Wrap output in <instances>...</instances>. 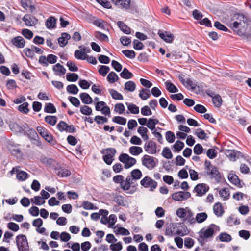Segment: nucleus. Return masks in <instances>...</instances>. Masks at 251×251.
Listing matches in <instances>:
<instances>
[{
    "mask_svg": "<svg viewBox=\"0 0 251 251\" xmlns=\"http://www.w3.org/2000/svg\"><path fill=\"white\" fill-rule=\"evenodd\" d=\"M205 176H209L211 179H214L217 182H219L221 179V174L217 168L212 165L211 162L205 160L204 161Z\"/></svg>",
    "mask_w": 251,
    "mask_h": 251,
    "instance_id": "obj_1",
    "label": "nucleus"
},
{
    "mask_svg": "<svg viewBox=\"0 0 251 251\" xmlns=\"http://www.w3.org/2000/svg\"><path fill=\"white\" fill-rule=\"evenodd\" d=\"M16 245L19 251H29V247L26 237L23 234H20L16 237Z\"/></svg>",
    "mask_w": 251,
    "mask_h": 251,
    "instance_id": "obj_2",
    "label": "nucleus"
},
{
    "mask_svg": "<svg viewBox=\"0 0 251 251\" xmlns=\"http://www.w3.org/2000/svg\"><path fill=\"white\" fill-rule=\"evenodd\" d=\"M119 160L124 164L125 169H128L136 163L135 158L130 157L126 153H121L119 156Z\"/></svg>",
    "mask_w": 251,
    "mask_h": 251,
    "instance_id": "obj_3",
    "label": "nucleus"
},
{
    "mask_svg": "<svg viewBox=\"0 0 251 251\" xmlns=\"http://www.w3.org/2000/svg\"><path fill=\"white\" fill-rule=\"evenodd\" d=\"M36 130L39 134L48 143L50 144L54 145L56 141L53 136L50 132L43 126H37Z\"/></svg>",
    "mask_w": 251,
    "mask_h": 251,
    "instance_id": "obj_4",
    "label": "nucleus"
},
{
    "mask_svg": "<svg viewBox=\"0 0 251 251\" xmlns=\"http://www.w3.org/2000/svg\"><path fill=\"white\" fill-rule=\"evenodd\" d=\"M142 163L148 169L152 170L158 164V160L152 156L145 155L142 158Z\"/></svg>",
    "mask_w": 251,
    "mask_h": 251,
    "instance_id": "obj_5",
    "label": "nucleus"
},
{
    "mask_svg": "<svg viewBox=\"0 0 251 251\" xmlns=\"http://www.w3.org/2000/svg\"><path fill=\"white\" fill-rule=\"evenodd\" d=\"M129 176H127L125 180H124V176L119 175L114 176L113 180L116 183H120L121 188L124 190H128L130 189Z\"/></svg>",
    "mask_w": 251,
    "mask_h": 251,
    "instance_id": "obj_6",
    "label": "nucleus"
},
{
    "mask_svg": "<svg viewBox=\"0 0 251 251\" xmlns=\"http://www.w3.org/2000/svg\"><path fill=\"white\" fill-rule=\"evenodd\" d=\"M215 229H218V230H219V227L218 226L214 224H210L208 228L204 231L203 232V229H201L199 232L200 237L201 239H205V238L212 237L214 234V231Z\"/></svg>",
    "mask_w": 251,
    "mask_h": 251,
    "instance_id": "obj_7",
    "label": "nucleus"
},
{
    "mask_svg": "<svg viewBox=\"0 0 251 251\" xmlns=\"http://www.w3.org/2000/svg\"><path fill=\"white\" fill-rule=\"evenodd\" d=\"M141 185L145 188H150V191H153L157 186V183L151 177L145 176L140 181Z\"/></svg>",
    "mask_w": 251,
    "mask_h": 251,
    "instance_id": "obj_8",
    "label": "nucleus"
},
{
    "mask_svg": "<svg viewBox=\"0 0 251 251\" xmlns=\"http://www.w3.org/2000/svg\"><path fill=\"white\" fill-rule=\"evenodd\" d=\"M107 151L106 154L103 156L102 158L106 164L107 165H111L114 160L113 157L116 153V150L113 148H109L103 150Z\"/></svg>",
    "mask_w": 251,
    "mask_h": 251,
    "instance_id": "obj_9",
    "label": "nucleus"
},
{
    "mask_svg": "<svg viewBox=\"0 0 251 251\" xmlns=\"http://www.w3.org/2000/svg\"><path fill=\"white\" fill-rule=\"evenodd\" d=\"M25 135H26L31 141H34L33 143L36 144L37 146H41V142L39 140V136L36 130L33 128H29L27 132H25Z\"/></svg>",
    "mask_w": 251,
    "mask_h": 251,
    "instance_id": "obj_10",
    "label": "nucleus"
},
{
    "mask_svg": "<svg viewBox=\"0 0 251 251\" xmlns=\"http://www.w3.org/2000/svg\"><path fill=\"white\" fill-rule=\"evenodd\" d=\"M191 197V193L187 191H178L172 195V198L176 201H184Z\"/></svg>",
    "mask_w": 251,
    "mask_h": 251,
    "instance_id": "obj_11",
    "label": "nucleus"
},
{
    "mask_svg": "<svg viewBox=\"0 0 251 251\" xmlns=\"http://www.w3.org/2000/svg\"><path fill=\"white\" fill-rule=\"evenodd\" d=\"M209 189V187L205 183L197 184L194 188V191L197 193V196H202Z\"/></svg>",
    "mask_w": 251,
    "mask_h": 251,
    "instance_id": "obj_12",
    "label": "nucleus"
},
{
    "mask_svg": "<svg viewBox=\"0 0 251 251\" xmlns=\"http://www.w3.org/2000/svg\"><path fill=\"white\" fill-rule=\"evenodd\" d=\"M130 174V176H129L130 178V180L129 181V182L130 183V187L131 185L134 183V181L140 179L142 175L141 171L138 169L133 170L131 172Z\"/></svg>",
    "mask_w": 251,
    "mask_h": 251,
    "instance_id": "obj_13",
    "label": "nucleus"
},
{
    "mask_svg": "<svg viewBox=\"0 0 251 251\" xmlns=\"http://www.w3.org/2000/svg\"><path fill=\"white\" fill-rule=\"evenodd\" d=\"M112 2L121 9H128L130 8L131 0H111Z\"/></svg>",
    "mask_w": 251,
    "mask_h": 251,
    "instance_id": "obj_14",
    "label": "nucleus"
},
{
    "mask_svg": "<svg viewBox=\"0 0 251 251\" xmlns=\"http://www.w3.org/2000/svg\"><path fill=\"white\" fill-rule=\"evenodd\" d=\"M22 20L27 26L35 25L38 21V20L34 16L30 14H25L22 18Z\"/></svg>",
    "mask_w": 251,
    "mask_h": 251,
    "instance_id": "obj_15",
    "label": "nucleus"
},
{
    "mask_svg": "<svg viewBox=\"0 0 251 251\" xmlns=\"http://www.w3.org/2000/svg\"><path fill=\"white\" fill-rule=\"evenodd\" d=\"M156 144L152 140H150L144 145L145 150L150 154H155L156 152Z\"/></svg>",
    "mask_w": 251,
    "mask_h": 251,
    "instance_id": "obj_16",
    "label": "nucleus"
},
{
    "mask_svg": "<svg viewBox=\"0 0 251 251\" xmlns=\"http://www.w3.org/2000/svg\"><path fill=\"white\" fill-rule=\"evenodd\" d=\"M226 155L231 161H235L237 158L243 156V154L241 152L234 150H227L226 152Z\"/></svg>",
    "mask_w": 251,
    "mask_h": 251,
    "instance_id": "obj_17",
    "label": "nucleus"
},
{
    "mask_svg": "<svg viewBox=\"0 0 251 251\" xmlns=\"http://www.w3.org/2000/svg\"><path fill=\"white\" fill-rule=\"evenodd\" d=\"M158 34L162 39L167 43H172L174 39L173 34L167 31L164 32L159 30Z\"/></svg>",
    "mask_w": 251,
    "mask_h": 251,
    "instance_id": "obj_18",
    "label": "nucleus"
},
{
    "mask_svg": "<svg viewBox=\"0 0 251 251\" xmlns=\"http://www.w3.org/2000/svg\"><path fill=\"white\" fill-rule=\"evenodd\" d=\"M11 43L17 48H23L25 46V41L21 36H17L13 38L11 41Z\"/></svg>",
    "mask_w": 251,
    "mask_h": 251,
    "instance_id": "obj_19",
    "label": "nucleus"
},
{
    "mask_svg": "<svg viewBox=\"0 0 251 251\" xmlns=\"http://www.w3.org/2000/svg\"><path fill=\"white\" fill-rule=\"evenodd\" d=\"M56 75L62 76L66 73V69L59 63H57L53 66L52 68Z\"/></svg>",
    "mask_w": 251,
    "mask_h": 251,
    "instance_id": "obj_20",
    "label": "nucleus"
},
{
    "mask_svg": "<svg viewBox=\"0 0 251 251\" xmlns=\"http://www.w3.org/2000/svg\"><path fill=\"white\" fill-rule=\"evenodd\" d=\"M71 36L67 33L64 32L61 34V37L58 38V42L61 47H64L68 43V40L70 39Z\"/></svg>",
    "mask_w": 251,
    "mask_h": 251,
    "instance_id": "obj_21",
    "label": "nucleus"
},
{
    "mask_svg": "<svg viewBox=\"0 0 251 251\" xmlns=\"http://www.w3.org/2000/svg\"><path fill=\"white\" fill-rule=\"evenodd\" d=\"M55 173L61 177H67L71 174V172L68 169L63 167L55 168Z\"/></svg>",
    "mask_w": 251,
    "mask_h": 251,
    "instance_id": "obj_22",
    "label": "nucleus"
},
{
    "mask_svg": "<svg viewBox=\"0 0 251 251\" xmlns=\"http://www.w3.org/2000/svg\"><path fill=\"white\" fill-rule=\"evenodd\" d=\"M194 213L189 208L186 214V217L184 219H183V221H187L190 224H195L196 223V220H195V218H194Z\"/></svg>",
    "mask_w": 251,
    "mask_h": 251,
    "instance_id": "obj_23",
    "label": "nucleus"
},
{
    "mask_svg": "<svg viewBox=\"0 0 251 251\" xmlns=\"http://www.w3.org/2000/svg\"><path fill=\"white\" fill-rule=\"evenodd\" d=\"M82 102L85 104H90L93 102L92 98L87 93H82L79 95Z\"/></svg>",
    "mask_w": 251,
    "mask_h": 251,
    "instance_id": "obj_24",
    "label": "nucleus"
},
{
    "mask_svg": "<svg viewBox=\"0 0 251 251\" xmlns=\"http://www.w3.org/2000/svg\"><path fill=\"white\" fill-rule=\"evenodd\" d=\"M213 212L218 217H221L224 213L223 207L220 203H216L213 206Z\"/></svg>",
    "mask_w": 251,
    "mask_h": 251,
    "instance_id": "obj_25",
    "label": "nucleus"
},
{
    "mask_svg": "<svg viewBox=\"0 0 251 251\" xmlns=\"http://www.w3.org/2000/svg\"><path fill=\"white\" fill-rule=\"evenodd\" d=\"M10 129L15 132H19L20 133H24L25 134V131L23 127L16 123H13L9 125Z\"/></svg>",
    "mask_w": 251,
    "mask_h": 251,
    "instance_id": "obj_26",
    "label": "nucleus"
},
{
    "mask_svg": "<svg viewBox=\"0 0 251 251\" xmlns=\"http://www.w3.org/2000/svg\"><path fill=\"white\" fill-rule=\"evenodd\" d=\"M117 25L120 30L126 34H129L131 32V29L126 25L123 21H118L117 22Z\"/></svg>",
    "mask_w": 251,
    "mask_h": 251,
    "instance_id": "obj_27",
    "label": "nucleus"
},
{
    "mask_svg": "<svg viewBox=\"0 0 251 251\" xmlns=\"http://www.w3.org/2000/svg\"><path fill=\"white\" fill-rule=\"evenodd\" d=\"M74 56L77 59L82 60H85L88 57L85 52L78 50H75Z\"/></svg>",
    "mask_w": 251,
    "mask_h": 251,
    "instance_id": "obj_28",
    "label": "nucleus"
},
{
    "mask_svg": "<svg viewBox=\"0 0 251 251\" xmlns=\"http://www.w3.org/2000/svg\"><path fill=\"white\" fill-rule=\"evenodd\" d=\"M207 217V214L205 212L199 213L197 214L195 220H196V222L198 223H201L206 220Z\"/></svg>",
    "mask_w": 251,
    "mask_h": 251,
    "instance_id": "obj_29",
    "label": "nucleus"
},
{
    "mask_svg": "<svg viewBox=\"0 0 251 251\" xmlns=\"http://www.w3.org/2000/svg\"><path fill=\"white\" fill-rule=\"evenodd\" d=\"M129 151L131 155L136 156L142 153L143 150L140 147L131 146L129 149Z\"/></svg>",
    "mask_w": 251,
    "mask_h": 251,
    "instance_id": "obj_30",
    "label": "nucleus"
},
{
    "mask_svg": "<svg viewBox=\"0 0 251 251\" xmlns=\"http://www.w3.org/2000/svg\"><path fill=\"white\" fill-rule=\"evenodd\" d=\"M109 92L112 98L114 100H123V96L118 91L114 89H109Z\"/></svg>",
    "mask_w": 251,
    "mask_h": 251,
    "instance_id": "obj_31",
    "label": "nucleus"
},
{
    "mask_svg": "<svg viewBox=\"0 0 251 251\" xmlns=\"http://www.w3.org/2000/svg\"><path fill=\"white\" fill-rule=\"evenodd\" d=\"M120 76L126 79H129L131 78L133 75L126 68H124L122 72L120 74Z\"/></svg>",
    "mask_w": 251,
    "mask_h": 251,
    "instance_id": "obj_32",
    "label": "nucleus"
},
{
    "mask_svg": "<svg viewBox=\"0 0 251 251\" xmlns=\"http://www.w3.org/2000/svg\"><path fill=\"white\" fill-rule=\"evenodd\" d=\"M218 237L219 239L221 242H228L232 240L231 235L226 232L221 233Z\"/></svg>",
    "mask_w": 251,
    "mask_h": 251,
    "instance_id": "obj_33",
    "label": "nucleus"
},
{
    "mask_svg": "<svg viewBox=\"0 0 251 251\" xmlns=\"http://www.w3.org/2000/svg\"><path fill=\"white\" fill-rule=\"evenodd\" d=\"M226 222L229 226H232L233 225H238L240 224V220L237 218L235 219L234 215H231L229 216Z\"/></svg>",
    "mask_w": 251,
    "mask_h": 251,
    "instance_id": "obj_34",
    "label": "nucleus"
},
{
    "mask_svg": "<svg viewBox=\"0 0 251 251\" xmlns=\"http://www.w3.org/2000/svg\"><path fill=\"white\" fill-rule=\"evenodd\" d=\"M119 77L116 73L112 71L107 75V79L110 83H113L117 81L119 79Z\"/></svg>",
    "mask_w": 251,
    "mask_h": 251,
    "instance_id": "obj_35",
    "label": "nucleus"
},
{
    "mask_svg": "<svg viewBox=\"0 0 251 251\" xmlns=\"http://www.w3.org/2000/svg\"><path fill=\"white\" fill-rule=\"evenodd\" d=\"M44 111L47 113H55L56 109L52 103H48L44 107Z\"/></svg>",
    "mask_w": 251,
    "mask_h": 251,
    "instance_id": "obj_36",
    "label": "nucleus"
},
{
    "mask_svg": "<svg viewBox=\"0 0 251 251\" xmlns=\"http://www.w3.org/2000/svg\"><path fill=\"white\" fill-rule=\"evenodd\" d=\"M150 90L149 89H142L139 92V96L142 100H146L151 96L149 93Z\"/></svg>",
    "mask_w": 251,
    "mask_h": 251,
    "instance_id": "obj_37",
    "label": "nucleus"
},
{
    "mask_svg": "<svg viewBox=\"0 0 251 251\" xmlns=\"http://www.w3.org/2000/svg\"><path fill=\"white\" fill-rule=\"evenodd\" d=\"M188 208V207L178 208L176 211V215L182 220L184 219Z\"/></svg>",
    "mask_w": 251,
    "mask_h": 251,
    "instance_id": "obj_38",
    "label": "nucleus"
},
{
    "mask_svg": "<svg viewBox=\"0 0 251 251\" xmlns=\"http://www.w3.org/2000/svg\"><path fill=\"white\" fill-rule=\"evenodd\" d=\"M67 91L71 94H77L79 91V89L77 86L75 84H70L67 86Z\"/></svg>",
    "mask_w": 251,
    "mask_h": 251,
    "instance_id": "obj_39",
    "label": "nucleus"
},
{
    "mask_svg": "<svg viewBox=\"0 0 251 251\" xmlns=\"http://www.w3.org/2000/svg\"><path fill=\"white\" fill-rule=\"evenodd\" d=\"M57 119V118L55 116L48 115L45 118V121L46 122L52 126H53L56 124Z\"/></svg>",
    "mask_w": 251,
    "mask_h": 251,
    "instance_id": "obj_40",
    "label": "nucleus"
},
{
    "mask_svg": "<svg viewBox=\"0 0 251 251\" xmlns=\"http://www.w3.org/2000/svg\"><path fill=\"white\" fill-rule=\"evenodd\" d=\"M136 89V84L132 81H128L125 84V89L129 92H133Z\"/></svg>",
    "mask_w": 251,
    "mask_h": 251,
    "instance_id": "obj_41",
    "label": "nucleus"
},
{
    "mask_svg": "<svg viewBox=\"0 0 251 251\" xmlns=\"http://www.w3.org/2000/svg\"><path fill=\"white\" fill-rule=\"evenodd\" d=\"M184 144L183 142L180 141H176V143L173 145V147L174 149V151L179 152L184 148Z\"/></svg>",
    "mask_w": 251,
    "mask_h": 251,
    "instance_id": "obj_42",
    "label": "nucleus"
},
{
    "mask_svg": "<svg viewBox=\"0 0 251 251\" xmlns=\"http://www.w3.org/2000/svg\"><path fill=\"white\" fill-rule=\"evenodd\" d=\"M228 178L232 184L235 185L240 184V180L237 175L230 174L228 176Z\"/></svg>",
    "mask_w": 251,
    "mask_h": 251,
    "instance_id": "obj_43",
    "label": "nucleus"
},
{
    "mask_svg": "<svg viewBox=\"0 0 251 251\" xmlns=\"http://www.w3.org/2000/svg\"><path fill=\"white\" fill-rule=\"evenodd\" d=\"M114 201L116 202L119 206H125L126 201L124 197L121 195H118L114 197Z\"/></svg>",
    "mask_w": 251,
    "mask_h": 251,
    "instance_id": "obj_44",
    "label": "nucleus"
},
{
    "mask_svg": "<svg viewBox=\"0 0 251 251\" xmlns=\"http://www.w3.org/2000/svg\"><path fill=\"white\" fill-rule=\"evenodd\" d=\"M212 102L214 105L217 107H219L222 105V99L219 95H215L212 99Z\"/></svg>",
    "mask_w": 251,
    "mask_h": 251,
    "instance_id": "obj_45",
    "label": "nucleus"
},
{
    "mask_svg": "<svg viewBox=\"0 0 251 251\" xmlns=\"http://www.w3.org/2000/svg\"><path fill=\"white\" fill-rule=\"evenodd\" d=\"M195 134L197 136L198 138L201 140H206L208 138L204 131L201 128L197 129Z\"/></svg>",
    "mask_w": 251,
    "mask_h": 251,
    "instance_id": "obj_46",
    "label": "nucleus"
},
{
    "mask_svg": "<svg viewBox=\"0 0 251 251\" xmlns=\"http://www.w3.org/2000/svg\"><path fill=\"white\" fill-rule=\"evenodd\" d=\"M28 174L23 171H20L18 172L16 175L17 179L19 181H25L28 177Z\"/></svg>",
    "mask_w": 251,
    "mask_h": 251,
    "instance_id": "obj_47",
    "label": "nucleus"
},
{
    "mask_svg": "<svg viewBox=\"0 0 251 251\" xmlns=\"http://www.w3.org/2000/svg\"><path fill=\"white\" fill-rule=\"evenodd\" d=\"M80 112L85 115H91L92 114V109L87 105L82 106L80 108Z\"/></svg>",
    "mask_w": 251,
    "mask_h": 251,
    "instance_id": "obj_48",
    "label": "nucleus"
},
{
    "mask_svg": "<svg viewBox=\"0 0 251 251\" xmlns=\"http://www.w3.org/2000/svg\"><path fill=\"white\" fill-rule=\"evenodd\" d=\"M165 85L167 90L170 93H176L178 91L176 87L170 82H166Z\"/></svg>",
    "mask_w": 251,
    "mask_h": 251,
    "instance_id": "obj_49",
    "label": "nucleus"
},
{
    "mask_svg": "<svg viewBox=\"0 0 251 251\" xmlns=\"http://www.w3.org/2000/svg\"><path fill=\"white\" fill-rule=\"evenodd\" d=\"M56 20L54 17H50L46 21V26L48 28H53L55 27Z\"/></svg>",
    "mask_w": 251,
    "mask_h": 251,
    "instance_id": "obj_50",
    "label": "nucleus"
},
{
    "mask_svg": "<svg viewBox=\"0 0 251 251\" xmlns=\"http://www.w3.org/2000/svg\"><path fill=\"white\" fill-rule=\"evenodd\" d=\"M112 121L115 123L125 125L126 123V118L121 116H115L112 118Z\"/></svg>",
    "mask_w": 251,
    "mask_h": 251,
    "instance_id": "obj_51",
    "label": "nucleus"
},
{
    "mask_svg": "<svg viewBox=\"0 0 251 251\" xmlns=\"http://www.w3.org/2000/svg\"><path fill=\"white\" fill-rule=\"evenodd\" d=\"M28 102H24L18 106V110L24 114H27L29 112Z\"/></svg>",
    "mask_w": 251,
    "mask_h": 251,
    "instance_id": "obj_52",
    "label": "nucleus"
},
{
    "mask_svg": "<svg viewBox=\"0 0 251 251\" xmlns=\"http://www.w3.org/2000/svg\"><path fill=\"white\" fill-rule=\"evenodd\" d=\"M31 201L37 205H41L45 202V201L43 198L39 196H35L33 198L31 199Z\"/></svg>",
    "mask_w": 251,
    "mask_h": 251,
    "instance_id": "obj_53",
    "label": "nucleus"
},
{
    "mask_svg": "<svg viewBox=\"0 0 251 251\" xmlns=\"http://www.w3.org/2000/svg\"><path fill=\"white\" fill-rule=\"evenodd\" d=\"M162 156L166 159H171L173 155L170 149L168 147H165L162 152Z\"/></svg>",
    "mask_w": 251,
    "mask_h": 251,
    "instance_id": "obj_54",
    "label": "nucleus"
},
{
    "mask_svg": "<svg viewBox=\"0 0 251 251\" xmlns=\"http://www.w3.org/2000/svg\"><path fill=\"white\" fill-rule=\"evenodd\" d=\"M220 196L223 198L224 200H227L229 199L230 193L228 190L224 188L219 191Z\"/></svg>",
    "mask_w": 251,
    "mask_h": 251,
    "instance_id": "obj_55",
    "label": "nucleus"
},
{
    "mask_svg": "<svg viewBox=\"0 0 251 251\" xmlns=\"http://www.w3.org/2000/svg\"><path fill=\"white\" fill-rule=\"evenodd\" d=\"M81 206L84 209L86 210L96 209L97 208V207H95L93 203L88 201H83Z\"/></svg>",
    "mask_w": 251,
    "mask_h": 251,
    "instance_id": "obj_56",
    "label": "nucleus"
},
{
    "mask_svg": "<svg viewBox=\"0 0 251 251\" xmlns=\"http://www.w3.org/2000/svg\"><path fill=\"white\" fill-rule=\"evenodd\" d=\"M66 79L70 82H75L78 79V75L75 73H68L66 75Z\"/></svg>",
    "mask_w": 251,
    "mask_h": 251,
    "instance_id": "obj_57",
    "label": "nucleus"
},
{
    "mask_svg": "<svg viewBox=\"0 0 251 251\" xmlns=\"http://www.w3.org/2000/svg\"><path fill=\"white\" fill-rule=\"evenodd\" d=\"M166 139L169 143H172L175 141V136L174 132L171 131H168L166 132Z\"/></svg>",
    "mask_w": 251,
    "mask_h": 251,
    "instance_id": "obj_58",
    "label": "nucleus"
},
{
    "mask_svg": "<svg viewBox=\"0 0 251 251\" xmlns=\"http://www.w3.org/2000/svg\"><path fill=\"white\" fill-rule=\"evenodd\" d=\"M94 121L99 125L107 123L108 119L102 116H96L94 118Z\"/></svg>",
    "mask_w": 251,
    "mask_h": 251,
    "instance_id": "obj_59",
    "label": "nucleus"
},
{
    "mask_svg": "<svg viewBox=\"0 0 251 251\" xmlns=\"http://www.w3.org/2000/svg\"><path fill=\"white\" fill-rule=\"evenodd\" d=\"M110 68L108 66H104V65H101L100 66V68L99 69L98 71L99 74L103 76H105L107 73L109 71Z\"/></svg>",
    "mask_w": 251,
    "mask_h": 251,
    "instance_id": "obj_60",
    "label": "nucleus"
},
{
    "mask_svg": "<svg viewBox=\"0 0 251 251\" xmlns=\"http://www.w3.org/2000/svg\"><path fill=\"white\" fill-rule=\"evenodd\" d=\"M68 124L64 121H60L57 125V128L60 131H66Z\"/></svg>",
    "mask_w": 251,
    "mask_h": 251,
    "instance_id": "obj_61",
    "label": "nucleus"
},
{
    "mask_svg": "<svg viewBox=\"0 0 251 251\" xmlns=\"http://www.w3.org/2000/svg\"><path fill=\"white\" fill-rule=\"evenodd\" d=\"M122 52L125 56L129 58L133 59L135 57L136 53L133 50H122Z\"/></svg>",
    "mask_w": 251,
    "mask_h": 251,
    "instance_id": "obj_62",
    "label": "nucleus"
},
{
    "mask_svg": "<svg viewBox=\"0 0 251 251\" xmlns=\"http://www.w3.org/2000/svg\"><path fill=\"white\" fill-rule=\"evenodd\" d=\"M125 110V106L123 103H117L115 105L114 111L118 113L119 114H123Z\"/></svg>",
    "mask_w": 251,
    "mask_h": 251,
    "instance_id": "obj_63",
    "label": "nucleus"
},
{
    "mask_svg": "<svg viewBox=\"0 0 251 251\" xmlns=\"http://www.w3.org/2000/svg\"><path fill=\"white\" fill-rule=\"evenodd\" d=\"M122 245L121 242L116 244H112L110 245V249L112 251H120L122 249Z\"/></svg>",
    "mask_w": 251,
    "mask_h": 251,
    "instance_id": "obj_64",
    "label": "nucleus"
}]
</instances>
